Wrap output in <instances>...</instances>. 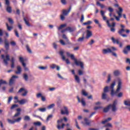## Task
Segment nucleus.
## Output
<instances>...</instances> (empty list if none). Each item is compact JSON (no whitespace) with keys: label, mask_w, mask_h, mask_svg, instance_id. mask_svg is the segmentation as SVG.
<instances>
[{"label":"nucleus","mask_w":130,"mask_h":130,"mask_svg":"<svg viewBox=\"0 0 130 130\" xmlns=\"http://www.w3.org/2000/svg\"><path fill=\"white\" fill-rule=\"evenodd\" d=\"M92 31L87 30L86 31V38L88 39V38H90V37L92 36Z\"/></svg>","instance_id":"19"},{"label":"nucleus","mask_w":130,"mask_h":130,"mask_svg":"<svg viewBox=\"0 0 130 130\" xmlns=\"http://www.w3.org/2000/svg\"><path fill=\"white\" fill-rule=\"evenodd\" d=\"M60 114L62 115H69L70 112H69V109L67 107H63L60 110Z\"/></svg>","instance_id":"8"},{"label":"nucleus","mask_w":130,"mask_h":130,"mask_svg":"<svg viewBox=\"0 0 130 130\" xmlns=\"http://www.w3.org/2000/svg\"><path fill=\"white\" fill-rule=\"evenodd\" d=\"M24 21L26 25L27 26H28V27H30V23H29V22H28V21H27V20L26 19V18H24Z\"/></svg>","instance_id":"41"},{"label":"nucleus","mask_w":130,"mask_h":130,"mask_svg":"<svg viewBox=\"0 0 130 130\" xmlns=\"http://www.w3.org/2000/svg\"><path fill=\"white\" fill-rule=\"evenodd\" d=\"M111 81V75L109 74L108 76V80L107 81V83H109Z\"/></svg>","instance_id":"42"},{"label":"nucleus","mask_w":130,"mask_h":130,"mask_svg":"<svg viewBox=\"0 0 130 130\" xmlns=\"http://www.w3.org/2000/svg\"><path fill=\"white\" fill-rule=\"evenodd\" d=\"M53 47L54 48V49H57V45H56V43H53L52 44Z\"/></svg>","instance_id":"53"},{"label":"nucleus","mask_w":130,"mask_h":130,"mask_svg":"<svg viewBox=\"0 0 130 130\" xmlns=\"http://www.w3.org/2000/svg\"><path fill=\"white\" fill-rule=\"evenodd\" d=\"M114 17L115 18L116 21H119V18H121V17H119V16L118 15V16H116L115 15H114Z\"/></svg>","instance_id":"61"},{"label":"nucleus","mask_w":130,"mask_h":130,"mask_svg":"<svg viewBox=\"0 0 130 130\" xmlns=\"http://www.w3.org/2000/svg\"><path fill=\"white\" fill-rule=\"evenodd\" d=\"M21 119H22V118L19 117L17 119L14 120L15 122H19L21 120Z\"/></svg>","instance_id":"57"},{"label":"nucleus","mask_w":130,"mask_h":130,"mask_svg":"<svg viewBox=\"0 0 130 130\" xmlns=\"http://www.w3.org/2000/svg\"><path fill=\"white\" fill-rule=\"evenodd\" d=\"M71 10H72V7H70L68 9V11L67 10H63V15H64V16H67V15L69 14V13H70V12H71Z\"/></svg>","instance_id":"18"},{"label":"nucleus","mask_w":130,"mask_h":130,"mask_svg":"<svg viewBox=\"0 0 130 130\" xmlns=\"http://www.w3.org/2000/svg\"><path fill=\"white\" fill-rule=\"evenodd\" d=\"M5 47L6 50H8L9 47V44H5Z\"/></svg>","instance_id":"58"},{"label":"nucleus","mask_w":130,"mask_h":130,"mask_svg":"<svg viewBox=\"0 0 130 130\" xmlns=\"http://www.w3.org/2000/svg\"><path fill=\"white\" fill-rule=\"evenodd\" d=\"M120 26L121 27V29H119L118 31V34H119L120 36H122V37H127V35L125 34H122V33L126 32L127 34H129V29H125V26L123 24H120Z\"/></svg>","instance_id":"3"},{"label":"nucleus","mask_w":130,"mask_h":130,"mask_svg":"<svg viewBox=\"0 0 130 130\" xmlns=\"http://www.w3.org/2000/svg\"><path fill=\"white\" fill-rule=\"evenodd\" d=\"M75 79L76 82L78 83V84H80V77L78 76V75H75Z\"/></svg>","instance_id":"29"},{"label":"nucleus","mask_w":130,"mask_h":130,"mask_svg":"<svg viewBox=\"0 0 130 130\" xmlns=\"http://www.w3.org/2000/svg\"><path fill=\"white\" fill-rule=\"evenodd\" d=\"M111 119H112V118H110V117L108 118L107 119H106L104 121H103L102 122V123H103V124H105V123H106V122H108V121H110V120H111Z\"/></svg>","instance_id":"30"},{"label":"nucleus","mask_w":130,"mask_h":130,"mask_svg":"<svg viewBox=\"0 0 130 130\" xmlns=\"http://www.w3.org/2000/svg\"><path fill=\"white\" fill-rule=\"evenodd\" d=\"M111 40L114 44H119V41L118 40H115L114 38H112Z\"/></svg>","instance_id":"24"},{"label":"nucleus","mask_w":130,"mask_h":130,"mask_svg":"<svg viewBox=\"0 0 130 130\" xmlns=\"http://www.w3.org/2000/svg\"><path fill=\"white\" fill-rule=\"evenodd\" d=\"M75 121L76 127H77V128H78V129H81V127H80L79 126V124H78V121L77 120V119H75Z\"/></svg>","instance_id":"46"},{"label":"nucleus","mask_w":130,"mask_h":130,"mask_svg":"<svg viewBox=\"0 0 130 130\" xmlns=\"http://www.w3.org/2000/svg\"><path fill=\"white\" fill-rule=\"evenodd\" d=\"M37 98H40L42 97V93H39L37 94Z\"/></svg>","instance_id":"56"},{"label":"nucleus","mask_w":130,"mask_h":130,"mask_svg":"<svg viewBox=\"0 0 130 130\" xmlns=\"http://www.w3.org/2000/svg\"><path fill=\"white\" fill-rule=\"evenodd\" d=\"M8 21L10 24H13L14 23V21H13V19L12 18H8Z\"/></svg>","instance_id":"62"},{"label":"nucleus","mask_w":130,"mask_h":130,"mask_svg":"<svg viewBox=\"0 0 130 130\" xmlns=\"http://www.w3.org/2000/svg\"><path fill=\"white\" fill-rule=\"evenodd\" d=\"M75 30H76V28L75 27H68L63 30H62L61 31V33H64V32H66V31H68L69 32H74V31H75Z\"/></svg>","instance_id":"11"},{"label":"nucleus","mask_w":130,"mask_h":130,"mask_svg":"<svg viewBox=\"0 0 130 130\" xmlns=\"http://www.w3.org/2000/svg\"><path fill=\"white\" fill-rule=\"evenodd\" d=\"M64 27H67V24H63L60 25V26L58 27V30H61V29L64 28Z\"/></svg>","instance_id":"35"},{"label":"nucleus","mask_w":130,"mask_h":130,"mask_svg":"<svg viewBox=\"0 0 130 130\" xmlns=\"http://www.w3.org/2000/svg\"><path fill=\"white\" fill-rule=\"evenodd\" d=\"M38 69L41 70V71H45V70H47V69H48V67L47 66H40L38 67Z\"/></svg>","instance_id":"25"},{"label":"nucleus","mask_w":130,"mask_h":130,"mask_svg":"<svg viewBox=\"0 0 130 130\" xmlns=\"http://www.w3.org/2000/svg\"><path fill=\"white\" fill-rule=\"evenodd\" d=\"M24 120H30V117L29 116H25L24 117Z\"/></svg>","instance_id":"54"},{"label":"nucleus","mask_w":130,"mask_h":130,"mask_svg":"<svg viewBox=\"0 0 130 130\" xmlns=\"http://www.w3.org/2000/svg\"><path fill=\"white\" fill-rule=\"evenodd\" d=\"M118 9L119 11H117V13L118 14V16H119V17H121V14L122 13V12H123V10L120 7H119Z\"/></svg>","instance_id":"20"},{"label":"nucleus","mask_w":130,"mask_h":130,"mask_svg":"<svg viewBox=\"0 0 130 130\" xmlns=\"http://www.w3.org/2000/svg\"><path fill=\"white\" fill-rule=\"evenodd\" d=\"M83 41H84V37L79 38L77 40V41H78V42H83Z\"/></svg>","instance_id":"49"},{"label":"nucleus","mask_w":130,"mask_h":130,"mask_svg":"<svg viewBox=\"0 0 130 130\" xmlns=\"http://www.w3.org/2000/svg\"><path fill=\"white\" fill-rule=\"evenodd\" d=\"M82 94L83 96H88V93L86 92L84 90H82Z\"/></svg>","instance_id":"50"},{"label":"nucleus","mask_w":130,"mask_h":130,"mask_svg":"<svg viewBox=\"0 0 130 130\" xmlns=\"http://www.w3.org/2000/svg\"><path fill=\"white\" fill-rule=\"evenodd\" d=\"M124 104L125 106H130V100H128L124 102Z\"/></svg>","instance_id":"31"},{"label":"nucleus","mask_w":130,"mask_h":130,"mask_svg":"<svg viewBox=\"0 0 130 130\" xmlns=\"http://www.w3.org/2000/svg\"><path fill=\"white\" fill-rule=\"evenodd\" d=\"M122 95H123V93L122 92H119L118 94H117V97L118 98H120L121 97H122Z\"/></svg>","instance_id":"59"},{"label":"nucleus","mask_w":130,"mask_h":130,"mask_svg":"<svg viewBox=\"0 0 130 130\" xmlns=\"http://www.w3.org/2000/svg\"><path fill=\"white\" fill-rule=\"evenodd\" d=\"M2 57L3 59H4V62L5 63V66H8V64L9 63L8 62V61H9V60H10V55H7L5 57V55L3 54V55H2Z\"/></svg>","instance_id":"10"},{"label":"nucleus","mask_w":130,"mask_h":130,"mask_svg":"<svg viewBox=\"0 0 130 130\" xmlns=\"http://www.w3.org/2000/svg\"><path fill=\"white\" fill-rule=\"evenodd\" d=\"M22 72V68L20 66H17V71L15 72V74H17V75H19V74H21Z\"/></svg>","instance_id":"21"},{"label":"nucleus","mask_w":130,"mask_h":130,"mask_svg":"<svg viewBox=\"0 0 130 130\" xmlns=\"http://www.w3.org/2000/svg\"><path fill=\"white\" fill-rule=\"evenodd\" d=\"M109 91V87L108 86H106L104 89V93H107Z\"/></svg>","instance_id":"38"},{"label":"nucleus","mask_w":130,"mask_h":130,"mask_svg":"<svg viewBox=\"0 0 130 130\" xmlns=\"http://www.w3.org/2000/svg\"><path fill=\"white\" fill-rule=\"evenodd\" d=\"M117 49L114 47H111L107 49H104L103 50L102 52L103 54H107V53H111L112 51H116Z\"/></svg>","instance_id":"5"},{"label":"nucleus","mask_w":130,"mask_h":130,"mask_svg":"<svg viewBox=\"0 0 130 130\" xmlns=\"http://www.w3.org/2000/svg\"><path fill=\"white\" fill-rule=\"evenodd\" d=\"M16 107H18V105H16V104L13 105L11 107V109H14V108H16Z\"/></svg>","instance_id":"64"},{"label":"nucleus","mask_w":130,"mask_h":130,"mask_svg":"<svg viewBox=\"0 0 130 130\" xmlns=\"http://www.w3.org/2000/svg\"><path fill=\"white\" fill-rule=\"evenodd\" d=\"M8 121L9 122V123H10L11 124H14V123H15V120H11L10 119H8Z\"/></svg>","instance_id":"39"},{"label":"nucleus","mask_w":130,"mask_h":130,"mask_svg":"<svg viewBox=\"0 0 130 130\" xmlns=\"http://www.w3.org/2000/svg\"><path fill=\"white\" fill-rule=\"evenodd\" d=\"M26 49H27L28 52L29 53H32V51H31V49H30V48L29 47V46L26 45Z\"/></svg>","instance_id":"45"},{"label":"nucleus","mask_w":130,"mask_h":130,"mask_svg":"<svg viewBox=\"0 0 130 130\" xmlns=\"http://www.w3.org/2000/svg\"><path fill=\"white\" fill-rule=\"evenodd\" d=\"M77 99L78 102L81 103V104L83 106H86V102H85V99L84 98L81 99V100L80 99V98L79 96H77Z\"/></svg>","instance_id":"15"},{"label":"nucleus","mask_w":130,"mask_h":130,"mask_svg":"<svg viewBox=\"0 0 130 130\" xmlns=\"http://www.w3.org/2000/svg\"><path fill=\"white\" fill-rule=\"evenodd\" d=\"M55 106V104H52L50 105H49L48 107H47V109H51L52 108H53V107H54Z\"/></svg>","instance_id":"34"},{"label":"nucleus","mask_w":130,"mask_h":130,"mask_svg":"<svg viewBox=\"0 0 130 130\" xmlns=\"http://www.w3.org/2000/svg\"><path fill=\"white\" fill-rule=\"evenodd\" d=\"M52 117H53V115H49L47 119H46V121H48L49 120H50V119H51V118H52Z\"/></svg>","instance_id":"40"},{"label":"nucleus","mask_w":130,"mask_h":130,"mask_svg":"<svg viewBox=\"0 0 130 130\" xmlns=\"http://www.w3.org/2000/svg\"><path fill=\"white\" fill-rule=\"evenodd\" d=\"M62 121H63V119H62V118H61L59 120H57V128H58V129H63V128H64L66 124L62 123L61 125H60V123H61L62 122Z\"/></svg>","instance_id":"7"},{"label":"nucleus","mask_w":130,"mask_h":130,"mask_svg":"<svg viewBox=\"0 0 130 130\" xmlns=\"http://www.w3.org/2000/svg\"><path fill=\"white\" fill-rule=\"evenodd\" d=\"M102 98L104 100H105V99H106V93H105V92L103 93Z\"/></svg>","instance_id":"47"},{"label":"nucleus","mask_w":130,"mask_h":130,"mask_svg":"<svg viewBox=\"0 0 130 130\" xmlns=\"http://www.w3.org/2000/svg\"><path fill=\"white\" fill-rule=\"evenodd\" d=\"M56 66H57L55 64H52L50 65V69L54 70V69H55L56 68Z\"/></svg>","instance_id":"44"},{"label":"nucleus","mask_w":130,"mask_h":130,"mask_svg":"<svg viewBox=\"0 0 130 130\" xmlns=\"http://www.w3.org/2000/svg\"><path fill=\"white\" fill-rule=\"evenodd\" d=\"M84 121L85 122H84L83 121L81 122V123L82 124H83L84 126L86 125H90V124H91V122H92V121H91V120L88 119L87 118H84Z\"/></svg>","instance_id":"12"},{"label":"nucleus","mask_w":130,"mask_h":130,"mask_svg":"<svg viewBox=\"0 0 130 130\" xmlns=\"http://www.w3.org/2000/svg\"><path fill=\"white\" fill-rule=\"evenodd\" d=\"M109 109H110V108L109 105L107 107L105 108L104 109V112H108V110H109Z\"/></svg>","instance_id":"43"},{"label":"nucleus","mask_w":130,"mask_h":130,"mask_svg":"<svg viewBox=\"0 0 130 130\" xmlns=\"http://www.w3.org/2000/svg\"><path fill=\"white\" fill-rule=\"evenodd\" d=\"M23 77L24 80L25 81V82H27L29 77H28V75H27L26 73H24L23 75Z\"/></svg>","instance_id":"23"},{"label":"nucleus","mask_w":130,"mask_h":130,"mask_svg":"<svg viewBox=\"0 0 130 130\" xmlns=\"http://www.w3.org/2000/svg\"><path fill=\"white\" fill-rule=\"evenodd\" d=\"M107 24L108 27H115V22H113L112 25H111L109 23V20H107Z\"/></svg>","instance_id":"27"},{"label":"nucleus","mask_w":130,"mask_h":130,"mask_svg":"<svg viewBox=\"0 0 130 130\" xmlns=\"http://www.w3.org/2000/svg\"><path fill=\"white\" fill-rule=\"evenodd\" d=\"M6 11L8 12V13L11 14V13H12V8L10 6H7Z\"/></svg>","instance_id":"33"},{"label":"nucleus","mask_w":130,"mask_h":130,"mask_svg":"<svg viewBox=\"0 0 130 130\" xmlns=\"http://www.w3.org/2000/svg\"><path fill=\"white\" fill-rule=\"evenodd\" d=\"M117 81L118 82V85L117 86V89L114 92V86H115V81H113V83L111 84V86L109 87V89L111 90V96H114V95H117L120 90H121V86L122 85V80L121 79L118 78L117 79Z\"/></svg>","instance_id":"1"},{"label":"nucleus","mask_w":130,"mask_h":130,"mask_svg":"<svg viewBox=\"0 0 130 130\" xmlns=\"http://www.w3.org/2000/svg\"><path fill=\"white\" fill-rule=\"evenodd\" d=\"M114 76H115V77H117L120 75V71L119 70H116L114 71L113 72Z\"/></svg>","instance_id":"22"},{"label":"nucleus","mask_w":130,"mask_h":130,"mask_svg":"<svg viewBox=\"0 0 130 130\" xmlns=\"http://www.w3.org/2000/svg\"><path fill=\"white\" fill-rule=\"evenodd\" d=\"M19 77L17 76H13L11 78V79L9 81V85L11 86V85H13L14 84V82H15V79H18Z\"/></svg>","instance_id":"14"},{"label":"nucleus","mask_w":130,"mask_h":130,"mask_svg":"<svg viewBox=\"0 0 130 130\" xmlns=\"http://www.w3.org/2000/svg\"><path fill=\"white\" fill-rule=\"evenodd\" d=\"M90 24H92V21H88L86 22L83 23V25H90Z\"/></svg>","instance_id":"52"},{"label":"nucleus","mask_w":130,"mask_h":130,"mask_svg":"<svg viewBox=\"0 0 130 130\" xmlns=\"http://www.w3.org/2000/svg\"><path fill=\"white\" fill-rule=\"evenodd\" d=\"M38 110L40 111V112H45V111H46V108H39L38 109Z\"/></svg>","instance_id":"37"},{"label":"nucleus","mask_w":130,"mask_h":130,"mask_svg":"<svg viewBox=\"0 0 130 130\" xmlns=\"http://www.w3.org/2000/svg\"><path fill=\"white\" fill-rule=\"evenodd\" d=\"M34 125H38V126H40L41 125V122H36L34 123Z\"/></svg>","instance_id":"48"},{"label":"nucleus","mask_w":130,"mask_h":130,"mask_svg":"<svg viewBox=\"0 0 130 130\" xmlns=\"http://www.w3.org/2000/svg\"><path fill=\"white\" fill-rule=\"evenodd\" d=\"M96 5L100 7L101 9H104V8H105V5L100 4L99 2H96Z\"/></svg>","instance_id":"32"},{"label":"nucleus","mask_w":130,"mask_h":130,"mask_svg":"<svg viewBox=\"0 0 130 130\" xmlns=\"http://www.w3.org/2000/svg\"><path fill=\"white\" fill-rule=\"evenodd\" d=\"M6 26L8 31H11L13 29V27L9 26V24H8V23L6 24Z\"/></svg>","instance_id":"36"},{"label":"nucleus","mask_w":130,"mask_h":130,"mask_svg":"<svg viewBox=\"0 0 130 130\" xmlns=\"http://www.w3.org/2000/svg\"><path fill=\"white\" fill-rule=\"evenodd\" d=\"M116 104H117V100L114 101L112 104L109 105L110 109H111L113 112H116V111H117Z\"/></svg>","instance_id":"6"},{"label":"nucleus","mask_w":130,"mask_h":130,"mask_svg":"<svg viewBox=\"0 0 130 130\" xmlns=\"http://www.w3.org/2000/svg\"><path fill=\"white\" fill-rule=\"evenodd\" d=\"M101 15L104 21H106V22L107 21H109L108 20H107V17L105 16V12L103 10L101 11Z\"/></svg>","instance_id":"16"},{"label":"nucleus","mask_w":130,"mask_h":130,"mask_svg":"<svg viewBox=\"0 0 130 130\" xmlns=\"http://www.w3.org/2000/svg\"><path fill=\"white\" fill-rule=\"evenodd\" d=\"M20 114H21V113H20V112H17V113H15V114L13 116V118H15V117H18V116H19L20 115Z\"/></svg>","instance_id":"51"},{"label":"nucleus","mask_w":130,"mask_h":130,"mask_svg":"<svg viewBox=\"0 0 130 130\" xmlns=\"http://www.w3.org/2000/svg\"><path fill=\"white\" fill-rule=\"evenodd\" d=\"M8 83L7 81L3 80V79L0 80V88L2 87V85H7Z\"/></svg>","instance_id":"26"},{"label":"nucleus","mask_w":130,"mask_h":130,"mask_svg":"<svg viewBox=\"0 0 130 130\" xmlns=\"http://www.w3.org/2000/svg\"><path fill=\"white\" fill-rule=\"evenodd\" d=\"M62 38L63 39H65V40L66 41L67 43H65L64 41H63V40H60L59 42L60 43V44H61V45H69L68 46V48H71V47H72V46H73V44L72 43H71V42H70V41L69 40V39H68V37H67V36L64 34H63L62 35Z\"/></svg>","instance_id":"4"},{"label":"nucleus","mask_w":130,"mask_h":130,"mask_svg":"<svg viewBox=\"0 0 130 130\" xmlns=\"http://www.w3.org/2000/svg\"><path fill=\"white\" fill-rule=\"evenodd\" d=\"M19 61H20L21 63H22V64L23 67L24 68V70L27 71L28 70V68L26 67V63L24 62V59L22 57H19Z\"/></svg>","instance_id":"13"},{"label":"nucleus","mask_w":130,"mask_h":130,"mask_svg":"<svg viewBox=\"0 0 130 130\" xmlns=\"http://www.w3.org/2000/svg\"><path fill=\"white\" fill-rule=\"evenodd\" d=\"M27 93H28V91L24 90V92L22 94V96H26Z\"/></svg>","instance_id":"63"},{"label":"nucleus","mask_w":130,"mask_h":130,"mask_svg":"<svg viewBox=\"0 0 130 130\" xmlns=\"http://www.w3.org/2000/svg\"><path fill=\"white\" fill-rule=\"evenodd\" d=\"M94 22L95 24H96L97 25H98L99 27L100 28H102V25L99 23V20H97V19H94Z\"/></svg>","instance_id":"28"},{"label":"nucleus","mask_w":130,"mask_h":130,"mask_svg":"<svg viewBox=\"0 0 130 130\" xmlns=\"http://www.w3.org/2000/svg\"><path fill=\"white\" fill-rule=\"evenodd\" d=\"M12 100H13V97L10 96L8 98V104H10V103H11V101H12Z\"/></svg>","instance_id":"55"},{"label":"nucleus","mask_w":130,"mask_h":130,"mask_svg":"<svg viewBox=\"0 0 130 130\" xmlns=\"http://www.w3.org/2000/svg\"><path fill=\"white\" fill-rule=\"evenodd\" d=\"M66 54L68 57H71V59L74 60V62L78 67H80L81 69L84 68V63L81 61H77V59L75 58V55L73 54H71L69 52H67Z\"/></svg>","instance_id":"2"},{"label":"nucleus","mask_w":130,"mask_h":130,"mask_svg":"<svg viewBox=\"0 0 130 130\" xmlns=\"http://www.w3.org/2000/svg\"><path fill=\"white\" fill-rule=\"evenodd\" d=\"M28 102V100L26 99H22L20 101H18V103L20 105H24V104H26Z\"/></svg>","instance_id":"17"},{"label":"nucleus","mask_w":130,"mask_h":130,"mask_svg":"<svg viewBox=\"0 0 130 130\" xmlns=\"http://www.w3.org/2000/svg\"><path fill=\"white\" fill-rule=\"evenodd\" d=\"M59 53L61 56L62 60L66 61V63L67 64H70V63H71V62L70 61V60H69V59H66V57L64 56V55H63L64 53V52H63V51H60Z\"/></svg>","instance_id":"9"},{"label":"nucleus","mask_w":130,"mask_h":130,"mask_svg":"<svg viewBox=\"0 0 130 130\" xmlns=\"http://www.w3.org/2000/svg\"><path fill=\"white\" fill-rule=\"evenodd\" d=\"M128 50L126 49H124L123 51V53H124V54H127V53H128V52L127 51Z\"/></svg>","instance_id":"60"}]
</instances>
